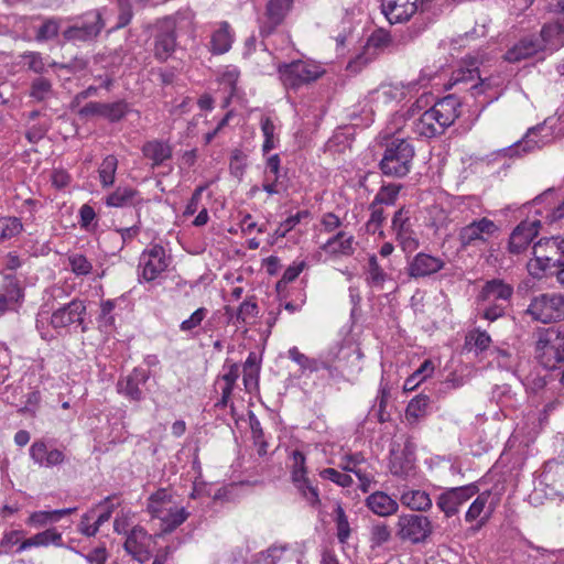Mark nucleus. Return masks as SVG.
<instances>
[{
    "label": "nucleus",
    "instance_id": "39",
    "mask_svg": "<svg viewBox=\"0 0 564 564\" xmlns=\"http://www.w3.org/2000/svg\"><path fill=\"white\" fill-rule=\"evenodd\" d=\"M173 505L175 503L172 501V496L166 489L162 488L150 496L148 511L153 518L159 517L165 509H170Z\"/></svg>",
    "mask_w": 564,
    "mask_h": 564
},
{
    "label": "nucleus",
    "instance_id": "33",
    "mask_svg": "<svg viewBox=\"0 0 564 564\" xmlns=\"http://www.w3.org/2000/svg\"><path fill=\"white\" fill-rule=\"evenodd\" d=\"M188 516L189 513L184 507H177L176 505H173L170 509H165L161 516L155 517L161 521L160 535L174 531L177 527L187 520Z\"/></svg>",
    "mask_w": 564,
    "mask_h": 564
},
{
    "label": "nucleus",
    "instance_id": "41",
    "mask_svg": "<svg viewBox=\"0 0 564 564\" xmlns=\"http://www.w3.org/2000/svg\"><path fill=\"white\" fill-rule=\"evenodd\" d=\"M392 538L391 530L388 524L383 522L373 523L369 530V542L371 549L381 547L388 543Z\"/></svg>",
    "mask_w": 564,
    "mask_h": 564
},
{
    "label": "nucleus",
    "instance_id": "17",
    "mask_svg": "<svg viewBox=\"0 0 564 564\" xmlns=\"http://www.w3.org/2000/svg\"><path fill=\"white\" fill-rule=\"evenodd\" d=\"M293 7V0H269L260 25L262 36L271 35L281 25Z\"/></svg>",
    "mask_w": 564,
    "mask_h": 564
},
{
    "label": "nucleus",
    "instance_id": "16",
    "mask_svg": "<svg viewBox=\"0 0 564 564\" xmlns=\"http://www.w3.org/2000/svg\"><path fill=\"white\" fill-rule=\"evenodd\" d=\"M446 265L443 258L436 257L426 252H417L411 259L408 260L406 271L409 276L414 279H421L431 276Z\"/></svg>",
    "mask_w": 564,
    "mask_h": 564
},
{
    "label": "nucleus",
    "instance_id": "14",
    "mask_svg": "<svg viewBox=\"0 0 564 564\" xmlns=\"http://www.w3.org/2000/svg\"><path fill=\"white\" fill-rule=\"evenodd\" d=\"M140 265L145 281L155 280L169 267V258L164 248L161 245H153L145 249L140 257Z\"/></svg>",
    "mask_w": 564,
    "mask_h": 564
},
{
    "label": "nucleus",
    "instance_id": "36",
    "mask_svg": "<svg viewBox=\"0 0 564 564\" xmlns=\"http://www.w3.org/2000/svg\"><path fill=\"white\" fill-rule=\"evenodd\" d=\"M400 501L403 506L413 511H427L432 508V499L426 491L423 490H408L404 491Z\"/></svg>",
    "mask_w": 564,
    "mask_h": 564
},
{
    "label": "nucleus",
    "instance_id": "31",
    "mask_svg": "<svg viewBox=\"0 0 564 564\" xmlns=\"http://www.w3.org/2000/svg\"><path fill=\"white\" fill-rule=\"evenodd\" d=\"M444 126L436 119L431 108L424 111L421 117L413 122L415 134L425 138H434L445 132Z\"/></svg>",
    "mask_w": 564,
    "mask_h": 564
},
{
    "label": "nucleus",
    "instance_id": "49",
    "mask_svg": "<svg viewBox=\"0 0 564 564\" xmlns=\"http://www.w3.org/2000/svg\"><path fill=\"white\" fill-rule=\"evenodd\" d=\"M129 112V105L126 100L105 102L104 118L110 122H118Z\"/></svg>",
    "mask_w": 564,
    "mask_h": 564
},
{
    "label": "nucleus",
    "instance_id": "26",
    "mask_svg": "<svg viewBox=\"0 0 564 564\" xmlns=\"http://www.w3.org/2000/svg\"><path fill=\"white\" fill-rule=\"evenodd\" d=\"M459 99L455 95H447L437 100L431 110L444 128L447 129L459 117Z\"/></svg>",
    "mask_w": 564,
    "mask_h": 564
},
{
    "label": "nucleus",
    "instance_id": "7",
    "mask_svg": "<svg viewBox=\"0 0 564 564\" xmlns=\"http://www.w3.org/2000/svg\"><path fill=\"white\" fill-rule=\"evenodd\" d=\"M527 313L534 321L547 324L564 319V295L561 294H541L535 296Z\"/></svg>",
    "mask_w": 564,
    "mask_h": 564
},
{
    "label": "nucleus",
    "instance_id": "47",
    "mask_svg": "<svg viewBox=\"0 0 564 564\" xmlns=\"http://www.w3.org/2000/svg\"><path fill=\"white\" fill-rule=\"evenodd\" d=\"M289 358L296 362L303 371L308 370L311 372H316L321 369L322 364L321 359L311 358L304 354H302L297 347H292L288 351Z\"/></svg>",
    "mask_w": 564,
    "mask_h": 564
},
{
    "label": "nucleus",
    "instance_id": "13",
    "mask_svg": "<svg viewBox=\"0 0 564 564\" xmlns=\"http://www.w3.org/2000/svg\"><path fill=\"white\" fill-rule=\"evenodd\" d=\"M176 47V30L174 22L166 18L158 26V32L154 36V57L163 63L166 62Z\"/></svg>",
    "mask_w": 564,
    "mask_h": 564
},
{
    "label": "nucleus",
    "instance_id": "52",
    "mask_svg": "<svg viewBox=\"0 0 564 564\" xmlns=\"http://www.w3.org/2000/svg\"><path fill=\"white\" fill-rule=\"evenodd\" d=\"M370 217L366 224V228L368 232L376 234L380 230L382 224L386 220L384 210L381 205L376 202H371L369 205Z\"/></svg>",
    "mask_w": 564,
    "mask_h": 564
},
{
    "label": "nucleus",
    "instance_id": "29",
    "mask_svg": "<svg viewBox=\"0 0 564 564\" xmlns=\"http://www.w3.org/2000/svg\"><path fill=\"white\" fill-rule=\"evenodd\" d=\"M51 544L57 547L63 546L62 533L58 532L56 528L46 529L29 539L23 540L20 543L17 552L21 553L30 547L48 546Z\"/></svg>",
    "mask_w": 564,
    "mask_h": 564
},
{
    "label": "nucleus",
    "instance_id": "38",
    "mask_svg": "<svg viewBox=\"0 0 564 564\" xmlns=\"http://www.w3.org/2000/svg\"><path fill=\"white\" fill-rule=\"evenodd\" d=\"M14 307L20 305L24 299V290L15 275L4 276V283L0 293Z\"/></svg>",
    "mask_w": 564,
    "mask_h": 564
},
{
    "label": "nucleus",
    "instance_id": "30",
    "mask_svg": "<svg viewBox=\"0 0 564 564\" xmlns=\"http://www.w3.org/2000/svg\"><path fill=\"white\" fill-rule=\"evenodd\" d=\"M366 506L379 517H389L397 513L398 502L383 491H376L366 499Z\"/></svg>",
    "mask_w": 564,
    "mask_h": 564
},
{
    "label": "nucleus",
    "instance_id": "42",
    "mask_svg": "<svg viewBox=\"0 0 564 564\" xmlns=\"http://www.w3.org/2000/svg\"><path fill=\"white\" fill-rule=\"evenodd\" d=\"M118 160L115 155H107L98 170L100 183L104 187H109L115 183Z\"/></svg>",
    "mask_w": 564,
    "mask_h": 564
},
{
    "label": "nucleus",
    "instance_id": "27",
    "mask_svg": "<svg viewBox=\"0 0 564 564\" xmlns=\"http://www.w3.org/2000/svg\"><path fill=\"white\" fill-rule=\"evenodd\" d=\"M411 40V36H397L383 29H378L372 32L367 41V47L377 51L388 50L395 52L400 46L405 45Z\"/></svg>",
    "mask_w": 564,
    "mask_h": 564
},
{
    "label": "nucleus",
    "instance_id": "22",
    "mask_svg": "<svg viewBox=\"0 0 564 564\" xmlns=\"http://www.w3.org/2000/svg\"><path fill=\"white\" fill-rule=\"evenodd\" d=\"M513 295V286L501 279L487 281L477 295L479 302L508 303Z\"/></svg>",
    "mask_w": 564,
    "mask_h": 564
},
{
    "label": "nucleus",
    "instance_id": "40",
    "mask_svg": "<svg viewBox=\"0 0 564 564\" xmlns=\"http://www.w3.org/2000/svg\"><path fill=\"white\" fill-rule=\"evenodd\" d=\"M23 230V224L15 216L0 217V243L19 236Z\"/></svg>",
    "mask_w": 564,
    "mask_h": 564
},
{
    "label": "nucleus",
    "instance_id": "58",
    "mask_svg": "<svg viewBox=\"0 0 564 564\" xmlns=\"http://www.w3.org/2000/svg\"><path fill=\"white\" fill-rule=\"evenodd\" d=\"M319 476L344 488L350 487L354 482L348 474L340 473L334 468H324L319 471Z\"/></svg>",
    "mask_w": 564,
    "mask_h": 564
},
{
    "label": "nucleus",
    "instance_id": "62",
    "mask_svg": "<svg viewBox=\"0 0 564 564\" xmlns=\"http://www.w3.org/2000/svg\"><path fill=\"white\" fill-rule=\"evenodd\" d=\"M487 501H488L487 496L479 495L469 506V508L465 514V520L467 522H473V521L477 520L480 517V514L484 512Z\"/></svg>",
    "mask_w": 564,
    "mask_h": 564
},
{
    "label": "nucleus",
    "instance_id": "53",
    "mask_svg": "<svg viewBox=\"0 0 564 564\" xmlns=\"http://www.w3.org/2000/svg\"><path fill=\"white\" fill-rule=\"evenodd\" d=\"M59 31V20L56 18H47L40 26L36 33V41L45 42L57 36Z\"/></svg>",
    "mask_w": 564,
    "mask_h": 564
},
{
    "label": "nucleus",
    "instance_id": "5",
    "mask_svg": "<svg viewBox=\"0 0 564 564\" xmlns=\"http://www.w3.org/2000/svg\"><path fill=\"white\" fill-rule=\"evenodd\" d=\"M291 460L292 463L290 466V473L292 484L296 488L300 496L305 499L311 507H319V490L317 486H315L313 481L307 477L305 455L301 451L295 449L291 454Z\"/></svg>",
    "mask_w": 564,
    "mask_h": 564
},
{
    "label": "nucleus",
    "instance_id": "23",
    "mask_svg": "<svg viewBox=\"0 0 564 564\" xmlns=\"http://www.w3.org/2000/svg\"><path fill=\"white\" fill-rule=\"evenodd\" d=\"M32 460L41 467L51 468L65 463L66 456L58 448H50L43 441L34 442L30 447Z\"/></svg>",
    "mask_w": 564,
    "mask_h": 564
},
{
    "label": "nucleus",
    "instance_id": "60",
    "mask_svg": "<svg viewBox=\"0 0 564 564\" xmlns=\"http://www.w3.org/2000/svg\"><path fill=\"white\" fill-rule=\"evenodd\" d=\"M466 343L473 344L478 351H484L489 347L491 338L487 332L477 328L468 333Z\"/></svg>",
    "mask_w": 564,
    "mask_h": 564
},
{
    "label": "nucleus",
    "instance_id": "24",
    "mask_svg": "<svg viewBox=\"0 0 564 564\" xmlns=\"http://www.w3.org/2000/svg\"><path fill=\"white\" fill-rule=\"evenodd\" d=\"M540 52H544L538 35L531 34L521 37L506 54L505 59L509 63H518L530 58Z\"/></svg>",
    "mask_w": 564,
    "mask_h": 564
},
{
    "label": "nucleus",
    "instance_id": "35",
    "mask_svg": "<svg viewBox=\"0 0 564 564\" xmlns=\"http://www.w3.org/2000/svg\"><path fill=\"white\" fill-rule=\"evenodd\" d=\"M142 153L152 161V167H156L172 158V148L167 142L153 140L144 143Z\"/></svg>",
    "mask_w": 564,
    "mask_h": 564
},
{
    "label": "nucleus",
    "instance_id": "2",
    "mask_svg": "<svg viewBox=\"0 0 564 564\" xmlns=\"http://www.w3.org/2000/svg\"><path fill=\"white\" fill-rule=\"evenodd\" d=\"M414 154V148L408 140L393 138L386 145L379 169L384 176L402 178L410 173Z\"/></svg>",
    "mask_w": 564,
    "mask_h": 564
},
{
    "label": "nucleus",
    "instance_id": "3",
    "mask_svg": "<svg viewBox=\"0 0 564 564\" xmlns=\"http://www.w3.org/2000/svg\"><path fill=\"white\" fill-rule=\"evenodd\" d=\"M536 357L547 369H553L564 361V328L550 327L539 332Z\"/></svg>",
    "mask_w": 564,
    "mask_h": 564
},
{
    "label": "nucleus",
    "instance_id": "50",
    "mask_svg": "<svg viewBox=\"0 0 564 564\" xmlns=\"http://www.w3.org/2000/svg\"><path fill=\"white\" fill-rule=\"evenodd\" d=\"M335 523L337 530V539L340 543L344 544L350 536V525L348 522V518L345 513V510L339 503H337L335 508Z\"/></svg>",
    "mask_w": 564,
    "mask_h": 564
},
{
    "label": "nucleus",
    "instance_id": "1",
    "mask_svg": "<svg viewBox=\"0 0 564 564\" xmlns=\"http://www.w3.org/2000/svg\"><path fill=\"white\" fill-rule=\"evenodd\" d=\"M68 296L66 290L59 285H53L45 291L44 302L40 308V315L51 316L48 324L55 330L68 328L73 325L80 327L82 333L87 332L88 327L85 324V316L87 308L85 302L79 299H74L70 302L63 303Z\"/></svg>",
    "mask_w": 564,
    "mask_h": 564
},
{
    "label": "nucleus",
    "instance_id": "15",
    "mask_svg": "<svg viewBox=\"0 0 564 564\" xmlns=\"http://www.w3.org/2000/svg\"><path fill=\"white\" fill-rule=\"evenodd\" d=\"M87 21L82 24H75L63 32L66 41L87 42L96 39L105 26L101 13L94 11L87 14Z\"/></svg>",
    "mask_w": 564,
    "mask_h": 564
},
{
    "label": "nucleus",
    "instance_id": "57",
    "mask_svg": "<svg viewBox=\"0 0 564 564\" xmlns=\"http://www.w3.org/2000/svg\"><path fill=\"white\" fill-rule=\"evenodd\" d=\"M310 216L308 210H301L296 213L295 215H292L288 217L284 221L280 224V226L276 228L274 235L279 238H283L286 236L289 231H291L303 218H306Z\"/></svg>",
    "mask_w": 564,
    "mask_h": 564
},
{
    "label": "nucleus",
    "instance_id": "59",
    "mask_svg": "<svg viewBox=\"0 0 564 564\" xmlns=\"http://www.w3.org/2000/svg\"><path fill=\"white\" fill-rule=\"evenodd\" d=\"M24 65H26L29 70L34 72L35 74H43L45 72V63L44 59L39 52H24L21 55Z\"/></svg>",
    "mask_w": 564,
    "mask_h": 564
},
{
    "label": "nucleus",
    "instance_id": "32",
    "mask_svg": "<svg viewBox=\"0 0 564 564\" xmlns=\"http://www.w3.org/2000/svg\"><path fill=\"white\" fill-rule=\"evenodd\" d=\"M544 246L555 249L561 254V257L555 260V264L557 267L555 274L558 283L564 285V239H560L558 237L540 239L533 246V253L538 260H542V257H540L539 253Z\"/></svg>",
    "mask_w": 564,
    "mask_h": 564
},
{
    "label": "nucleus",
    "instance_id": "55",
    "mask_svg": "<svg viewBox=\"0 0 564 564\" xmlns=\"http://www.w3.org/2000/svg\"><path fill=\"white\" fill-rule=\"evenodd\" d=\"M429 404L430 398L427 395H416L409 402L405 414L408 417L419 419L425 414Z\"/></svg>",
    "mask_w": 564,
    "mask_h": 564
},
{
    "label": "nucleus",
    "instance_id": "54",
    "mask_svg": "<svg viewBox=\"0 0 564 564\" xmlns=\"http://www.w3.org/2000/svg\"><path fill=\"white\" fill-rule=\"evenodd\" d=\"M68 263L72 272L76 275H88L91 273L93 264L84 254L74 253L68 256Z\"/></svg>",
    "mask_w": 564,
    "mask_h": 564
},
{
    "label": "nucleus",
    "instance_id": "43",
    "mask_svg": "<svg viewBox=\"0 0 564 564\" xmlns=\"http://www.w3.org/2000/svg\"><path fill=\"white\" fill-rule=\"evenodd\" d=\"M387 279L388 274L379 264L377 257L375 254L370 256L368 259L367 283L371 286L382 288Z\"/></svg>",
    "mask_w": 564,
    "mask_h": 564
},
{
    "label": "nucleus",
    "instance_id": "11",
    "mask_svg": "<svg viewBox=\"0 0 564 564\" xmlns=\"http://www.w3.org/2000/svg\"><path fill=\"white\" fill-rule=\"evenodd\" d=\"M499 231V227L489 218L482 217L464 226L458 232V241L462 248L486 242Z\"/></svg>",
    "mask_w": 564,
    "mask_h": 564
},
{
    "label": "nucleus",
    "instance_id": "20",
    "mask_svg": "<svg viewBox=\"0 0 564 564\" xmlns=\"http://www.w3.org/2000/svg\"><path fill=\"white\" fill-rule=\"evenodd\" d=\"M381 9L390 23H403L416 13L419 0H382Z\"/></svg>",
    "mask_w": 564,
    "mask_h": 564
},
{
    "label": "nucleus",
    "instance_id": "34",
    "mask_svg": "<svg viewBox=\"0 0 564 564\" xmlns=\"http://www.w3.org/2000/svg\"><path fill=\"white\" fill-rule=\"evenodd\" d=\"M232 41L234 33L231 32L230 25L228 22L224 21L212 34L209 51L214 55L225 54L231 48Z\"/></svg>",
    "mask_w": 564,
    "mask_h": 564
},
{
    "label": "nucleus",
    "instance_id": "9",
    "mask_svg": "<svg viewBox=\"0 0 564 564\" xmlns=\"http://www.w3.org/2000/svg\"><path fill=\"white\" fill-rule=\"evenodd\" d=\"M478 492L476 485L448 488L438 495L436 499L437 508L444 513L445 518H452L458 513L460 506L467 502Z\"/></svg>",
    "mask_w": 564,
    "mask_h": 564
},
{
    "label": "nucleus",
    "instance_id": "4",
    "mask_svg": "<svg viewBox=\"0 0 564 564\" xmlns=\"http://www.w3.org/2000/svg\"><path fill=\"white\" fill-rule=\"evenodd\" d=\"M433 533V524L429 517L417 513H403L398 517L395 535L401 541L413 544L426 542Z\"/></svg>",
    "mask_w": 564,
    "mask_h": 564
},
{
    "label": "nucleus",
    "instance_id": "25",
    "mask_svg": "<svg viewBox=\"0 0 564 564\" xmlns=\"http://www.w3.org/2000/svg\"><path fill=\"white\" fill-rule=\"evenodd\" d=\"M543 51H557L564 46V18L543 24L538 36Z\"/></svg>",
    "mask_w": 564,
    "mask_h": 564
},
{
    "label": "nucleus",
    "instance_id": "21",
    "mask_svg": "<svg viewBox=\"0 0 564 564\" xmlns=\"http://www.w3.org/2000/svg\"><path fill=\"white\" fill-rule=\"evenodd\" d=\"M151 536L142 527H134L127 535L123 547L128 554L140 563H144L151 557L148 545Z\"/></svg>",
    "mask_w": 564,
    "mask_h": 564
},
{
    "label": "nucleus",
    "instance_id": "28",
    "mask_svg": "<svg viewBox=\"0 0 564 564\" xmlns=\"http://www.w3.org/2000/svg\"><path fill=\"white\" fill-rule=\"evenodd\" d=\"M142 203L140 192L129 186H119L106 197V205L116 208L135 207Z\"/></svg>",
    "mask_w": 564,
    "mask_h": 564
},
{
    "label": "nucleus",
    "instance_id": "37",
    "mask_svg": "<svg viewBox=\"0 0 564 564\" xmlns=\"http://www.w3.org/2000/svg\"><path fill=\"white\" fill-rule=\"evenodd\" d=\"M352 243L354 236L347 235L345 231H339L326 241L323 249L326 252L351 256L355 251Z\"/></svg>",
    "mask_w": 564,
    "mask_h": 564
},
{
    "label": "nucleus",
    "instance_id": "61",
    "mask_svg": "<svg viewBox=\"0 0 564 564\" xmlns=\"http://www.w3.org/2000/svg\"><path fill=\"white\" fill-rule=\"evenodd\" d=\"M476 78L480 79L479 70L477 67H460L453 72L451 80L453 82V85H457L460 83L474 82Z\"/></svg>",
    "mask_w": 564,
    "mask_h": 564
},
{
    "label": "nucleus",
    "instance_id": "19",
    "mask_svg": "<svg viewBox=\"0 0 564 564\" xmlns=\"http://www.w3.org/2000/svg\"><path fill=\"white\" fill-rule=\"evenodd\" d=\"M148 379V370L134 368L128 376L118 380L117 391L130 401L140 402L143 399L142 386L145 384Z\"/></svg>",
    "mask_w": 564,
    "mask_h": 564
},
{
    "label": "nucleus",
    "instance_id": "51",
    "mask_svg": "<svg viewBox=\"0 0 564 564\" xmlns=\"http://www.w3.org/2000/svg\"><path fill=\"white\" fill-rule=\"evenodd\" d=\"M402 188L401 184H388L382 186L373 198L379 205H394L398 195Z\"/></svg>",
    "mask_w": 564,
    "mask_h": 564
},
{
    "label": "nucleus",
    "instance_id": "12",
    "mask_svg": "<svg viewBox=\"0 0 564 564\" xmlns=\"http://www.w3.org/2000/svg\"><path fill=\"white\" fill-rule=\"evenodd\" d=\"M531 204L533 206L543 205V208L536 209L535 214L543 217L549 224L564 218V195H560L553 187L536 196Z\"/></svg>",
    "mask_w": 564,
    "mask_h": 564
},
{
    "label": "nucleus",
    "instance_id": "6",
    "mask_svg": "<svg viewBox=\"0 0 564 564\" xmlns=\"http://www.w3.org/2000/svg\"><path fill=\"white\" fill-rule=\"evenodd\" d=\"M278 73L285 88L297 89L318 79L323 70L316 65L299 59L279 65Z\"/></svg>",
    "mask_w": 564,
    "mask_h": 564
},
{
    "label": "nucleus",
    "instance_id": "46",
    "mask_svg": "<svg viewBox=\"0 0 564 564\" xmlns=\"http://www.w3.org/2000/svg\"><path fill=\"white\" fill-rule=\"evenodd\" d=\"M434 372V366L431 360H424L423 364L416 369L404 382V390H414L422 381Z\"/></svg>",
    "mask_w": 564,
    "mask_h": 564
},
{
    "label": "nucleus",
    "instance_id": "63",
    "mask_svg": "<svg viewBox=\"0 0 564 564\" xmlns=\"http://www.w3.org/2000/svg\"><path fill=\"white\" fill-rule=\"evenodd\" d=\"M24 535L23 530H11L8 532H4L1 540H0V553H9L11 547L15 544H18L21 540V538Z\"/></svg>",
    "mask_w": 564,
    "mask_h": 564
},
{
    "label": "nucleus",
    "instance_id": "56",
    "mask_svg": "<svg viewBox=\"0 0 564 564\" xmlns=\"http://www.w3.org/2000/svg\"><path fill=\"white\" fill-rule=\"evenodd\" d=\"M118 19L115 29L127 26L133 17L132 4L130 0H117Z\"/></svg>",
    "mask_w": 564,
    "mask_h": 564
},
{
    "label": "nucleus",
    "instance_id": "64",
    "mask_svg": "<svg viewBox=\"0 0 564 564\" xmlns=\"http://www.w3.org/2000/svg\"><path fill=\"white\" fill-rule=\"evenodd\" d=\"M207 315V310L205 307L197 308L187 319L183 321L181 323V330L183 332H189L194 329L195 327L199 326L200 323L204 321V318Z\"/></svg>",
    "mask_w": 564,
    "mask_h": 564
},
{
    "label": "nucleus",
    "instance_id": "8",
    "mask_svg": "<svg viewBox=\"0 0 564 564\" xmlns=\"http://www.w3.org/2000/svg\"><path fill=\"white\" fill-rule=\"evenodd\" d=\"M552 141V131L546 127V121L530 128L524 137L512 145L502 150L506 156H522L542 149Z\"/></svg>",
    "mask_w": 564,
    "mask_h": 564
},
{
    "label": "nucleus",
    "instance_id": "48",
    "mask_svg": "<svg viewBox=\"0 0 564 564\" xmlns=\"http://www.w3.org/2000/svg\"><path fill=\"white\" fill-rule=\"evenodd\" d=\"M414 468V463L405 454L394 455L390 460V473L397 477H406Z\"/></svg>",
    "mask_w": 564,
    "mask_h": 564
},
{
    "label": "nucleus",
    "instance_id": "45",
    "mask_svg": "<svg viewBox=\"0 0 564 564\" xmlns=\"http://www.w3.org/2000/svg\"><path fill=\"white\" fill-rule=\"evenodd\" d=\"M53 95V86L50 79L45 77H36L31 83L30 97L42 102Z\"/></svg>",
    "mask_w": 564,
    "mask_h": 564
},
{
    "label": "nucleus",
    "instance_id": "18",
    "mask_svg": "<svg viewBox=\"0 0 564 564\" xmlns=\"http://www.w3.org/2000/svg\"><path fill=\"white\" fill-rule=\"evenodd\" d=\"M540 226V219L521 221L510 235L508 243L509 252L514 254L523 252L538 235Z\"/></svg>",
    "mask_w": 564,
    "mask_h": 564
},
{
    "label": "nucleus",
    "instance_id": "10",
    "mask_svg": "<svg viewBox=\"0 0 564 564\" xmlns=\"http://www.w3.org/2000/svg\"><path fill=\"white\" fill-rule=\"evenodd\" d=\"M392 231L404 252H413L419 248V239L411 223V212L406 207L398 209L392 217Z\"/></svg>",
    "mask_w": 564,
    "mask_h": 564
},
{
    "label": "nucleus",
    "instance_id": "44",
    "mask_svg": "<svg viewBox=\"0 0 564 564\" xmlns=\"http://www.w3.org/2000/svg\"><path fill=\"white\" fill-rule=\"evenodd\" d=\"M259 314V307L253 297L246 299L236 311V323L251 324Z\"/></svg>",
    "mask_w": 564,
    "mask_h": 564
}]
</instances>
